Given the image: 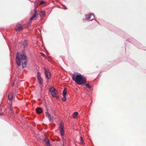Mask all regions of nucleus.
I'll return each mask as SVG.
<instances>
[{"mask_svg": "<svg viewBox=\"0 0 146 146\" xmlns=\"http://www.w3.org/2000/svg\"><path fill=\"white\" fill-rule=\"evenodd\" d=\"M129 40L128 41L129 42L132 43L137 47H139L141 45V44L140 43L138 42L134 38H132V40L130 41V39H129Z\"/></svg>", "mask_w": 146, "mask_h": 146, "instance_id": "nucleus-4", "label": "nucleus"}, {"mask_svg": "<svg viewBox=\"0 0 146 146\" xmlns=\"http://www.w3.org/2000/svg\"><path fill=\"white\" fill-rule=\"evenodd\" d=\"M15 29L16 31H20L23 30V27L19 23H17L15 27Z\"/></svg>", "mask_w": 146, "mask_h": 146, "instance_id": "nucleus-5", "label": "nucleus"}, {"mask_svg": "<svg viewBox=\"0 0 146 146\" xmlns=\"http://www.w3.org/2000/svg\"><path fill=\"white\" fill-rule=\"evenodd\" d=\"M54 126L55 127V125L54 124Z\"/></svg>", "mask_w": 146, "mask_h": 146, "instance_id": "nucleus-36", "label": "nucleus"}, {"mask_svg": "<svg viewBox=\"0 0 146 146\" xmlns=\"http://www.w3.org/2000/svg\"><path fill=\"white\" fill-rule=\"evenodd\" d=\"M8 109L9 110V113H12V114L14 113L13 109V107H12V103H11L10 104Z\"/></svg>", "mask_w": 146, "mask_h": 146, "instance_id": "nucleus-12", "label": "nucleus"}, {"mask_svg": "<svg viewBox=\"0 0 146 146\" xmlns=\"http://www.w3.org/2000/svg\"><path fill=\"white\" fill-rule=\"evenodd\" d=\"M59 130L64 129V126L62 122H60L59 123Z\"/></svg>", "mask_w": 146, "mask_h": 146, "instance_id": "nucleus-17", "label": "nucleus"}, {"mask_svg": "<svg viewBox=\"0 0 146 146\" xmlns=\"http://www.w3.org/2000/svg\"><path fill=\"white\" fill-rule=\"evenodd\" d=\"M49 91L51 93V95L53 98H55L56 99H58L59 98L58 95L57 90L53 86L51 87L49 89Z\"/></svg>", "mask_w": 146, "mask_h": 146, "instance_id": "nucleus-3", "label": "nucleus"}, {"mask_svg": "<svg viewBox=\"0 0 146 146\" xmlns=\"http://www.w3.org/2000/svg\"><path fill=\"white\" fill-rule=\"evenodd\" d=\"M44 69L45 71L44 73L46 78H47V80L50 79L51 75V74L50 72L47 70L46 68H44Z\"/></svg>", "mask_w": 146, "mask_h": 146, "instance_id": "nucleus-6", "label": "nucleus"}, {"mask_svg": "<svg viewBox=\"0 0 146 146\" xmlns=\"http://www.w3.org/2000/svg\"><path fill=\"white\" fill-rule=\"evenodd\" d=\"M64 9H67V8L65 6H64Z\"/></svg>", "mask_w": 146, "mask_h": 146, "instance_id": "nucleus-31", "label": "nucleus"}, {"mask_svg": "<svg viewBox=\"0 0 146 146\" xmlns=\"http://www.w3.org/2000/svg\"><path fill=\"white\" fill-rule=\"evenodd\" d=\"M27 61V57L25 52H18L17 53L15 62L18 66H21V64L22 68H24L26 67Z\"/></svg>", "mask_w": 146, "mask_h": 146, "instance_id": "nucleus-1", "label": "nucleus"}, {"mask_svg": "<svg viewBox=\"0 0 146 146\" xmlns=\"http://www.w3.org/2000/svg\"><path fill=\"white\" fill-rule=\"evenodd\" d=\"M85 86L89 89H90L92 87V86L88 83L86 84H85Z\"/></svg>", "mask_w": 146, "mask_h": 146, "instance_id": "nucleus-23", "label": "nucleus"}, {"mask_svg": "<svg viewBox=\"0 0 146 146\" xmlns=\"http://www.w3.org/2000/svg\"><path fill=\"white\" fill-rule=\"evenodd\" d=\"M34 10V13L32 17L30 18L29 21L32 20L34 19H35V18H36L38 16V14H37V12L36 10V8H35Z\"/></svg>", "mask_w": 146, "mask_h": 146, "instance_id": "nucleus-7", "label": "nucleus"}, {"mask_svg": "<svg viewBox=\"0 0 146 146\" xmlns=\"http://www.w3.org/2000/svg\"><path fill=\"white\" fill-rule=\"evenodd\" d=\"M46 2L44 1H40L39 3H37V4L35 3L34 4V5L36 7H38L39 5H44L46 3Z\"/></svg>", "mask_w": 146, "mask_h": 146, "instance_id": "nucleus-8", "label": "nucleus"}, {"mask_svg": "<svg viewBox=\"0 0 146 146\" xmlns=\"http://www.w3.org/2000/svg\"><path fill=\"white\" fill-rule=\"evenodd\" d=\"M40 13L43 16H44L45 15V11H41Z\"/></svg>", "mask_w": 146, "mask_h": 146, "instance_id": "nucleus-26", "label": "nucleus"}, {"mask_svg": "<svg viewBox=\"0 0 146 146\" xmlns=\"http://www.w3.org/2000/svg\"><path fill=\"white\" fill-rule=\"evenodd\" d=\"M45 113L46 116L48 118L51 116L50 114L48 112H46Z\"/></svg>", "mask_w": 146, "mask_h": 146, "instance_id": "nucleus-22", "label": "nucleus"}, {"mask_svg": "<svg viewBox=\"0 0 146 146\" xmlns=\"http://www.w3.org/2000/svg\"><path fill=\"white\" fill-rule=\"evenodd\" d=\"M23 47L25 48L28 45L27 41V40H24L23 42Z\"/></svg>", "mask_w": 146, "mask_h": 146, "instance_id": "nucleus-15", "label": "nucleus"}, {"mask_svg": "<svg viewBox=\"0 0 146 146\" xmlns=\"http://www.w3.org/2000/svg\"><path fill=\"white\" fill-rule=\"evenodd\" d=\"M44 141L46 146H51L50 141L48 138L46 137L44 139Z\"/></svg>", "mask_w": 146, "mask_h": 146, "instance_id": "nucleus-10", "label": "nucleus"}, {"mask_svg": "<svg viewBox=\"0 0 146 146\" xmlns=\"http://www.w3.org/2000/svg\"><path fill=\"white\" fill-rule=\"evenodd\" d=\"M49 121L50 122H54V120L53 118L51 116L48 117Z\"/></svg>", "mask_w": 146, "mask_h": 146, "instance_id": "nucleus-20", "label": "nucleus"}, {"mask_svg": "<svg viewBox=\"0 0 146 146\" xmlns=\"http://www.w3.org/2000/svg\"><path fill=\"white\" fill-rule=\"evenodd\" d=\"M14 83L13 82L12 84V86H14Z\"/></svg>", "mask_w": 146, "mask_h": 146, "instance_id": "nucleus-32", "label": "nucleus"}, {"mask_svg": "<svg viewBox=\"0 0 146 146\" xmlns=\"http://www.w3.org/2000/svg\"><path fill=\"white\" fill-rule=\"evenodd\" d=\"M100 74H99L98 75V76H97V77H99V76H100Z\"/></svg>", "mask_w": 146, "mask_h": 146, "instance_id": "nucleus-33", "label": "nucleus"}, {"mask_svg": "<svg viewBox=\"0 0 146 146\" xmlns=\"http://www.w3.org/2000/svg\"><path fill=\"white\" fill-rule=\"evenodd\" d=\"M0 115H4L3 113H0Z\"/></svg>", "mask_w": 146, "mask_h": 146, "instance_id": "nucleus-30", "label": "nucleus"}, {"mask_svg": "<svg viewBox=\"0 0 146 146\" xmlns=\"http://www.w3.org/2000/svg\"><path fill=\"white\" fill-rule=\"evenodd\" d=\"M37 81L39 83V84H42V82L43 80V79L42 77H37Z\"/></svg>", "mask_w": 146, "mask_h": 146, "instance_id": "nucleus-14", "label": "nucleus"}, {"mask_svg": "<svg viewBox=\"0 0 146 146\" xmlns=\"http://www.w3.org/2000/svg\"><path fill=\"white\" fill-rule=\"evenodd\" d=\"M36 111L37 113L40 114L43 112L42 109L40 107H37L36 109Z\"/></svg>", "mask_w": 146, "mask_h": 146, "instance_id": "nucleus-11", "label": "nucleus"}, {"mask_svg": "<svg viewBox=\"0 0 146 146\" xmlns=\"http://www.w3.org/2000/svg\"><path fill=\"white\" fill-rule=\"evenodd\" d=\"M127 41H128V40H127L126 41V42H127Z\"/></svg>", "mask_w": 146, "mask_h": 146, "instance_id": "nucleus-37", "label": "nucleus"}, {"mask_svg": "<svg viewBox=\"0 0 146 146\" xmlns=\"http://www.w3.org/2000/svg\"><path fill=\"white\" fill-rule=\"evenodd\" d=\"M94 19L98 23V22L97 21V20H96V19H95V18Z\"/></svg>", "mask_w": 146, "mask_h": 146, "instance_id": "nucleus-34", "label": "nucleus"}, {"mask_svg": "<svg viewBox=\"0 0 146 146\" xmlns=\"http://www.w3.org/2000/svg\"><path fill=\"white\" fill-rule=\"evenodd\" d=\"M72 79L76 83L79 85L84 84L87 82L86 78L78 73L73 74Z\"/></svg>", "mask_w": 146, "mask_h": 146, "instance_id": "nucleus-2", "label": "nucleus"}, {"mask_svg": "<svg viewBox=\"0 0 146 146\" xmlns=\"http://www.w3.org/2000/svg\"><path fill=\"white\" fill-rule=\"evenodd\" d=\"M80 139L81 141V143L82 144H85L84 140L82 136L80 137Z\"/></svg>", "mask_w": 146, "mask_h": 146, "instance_id": "nucleus-21", "label": "nucleus"}, {"mask_svg": "<svg viewBox=\"0 0 146 146\" xmlns=\"http://www.w3.org/2000/svg\"><path fill=\"white\" fill-rule=\"evenodd\" d=\"M66 100V96H63V97L62 98V100L64 102H65Z\"/></svg>", "mask_w": 146, "mask_h": 146, "instance_id": "nucleus-24", "label": "nucleus"}, {"mask_svg": "<svg viewBox=\"0 0 146 146\" xmlns=\"http://www.w3.org/2000/svg\"><path fill=\"white\" fill-rule=\"evenodd\" d=\"M102 72L101 71L100 72V74L101 73V72Z\"/></svg>", "mask_w": 146, "mask_h": 146, "instance_id": "nucleus-38", "label": "nucleus"}, {"mask_svg": "<svg viewBox=\"0 0 146 146\" xmlns=\"http://www.w3.org/2000/svg\"><path fill=\"white\" fill-rule=\"evenodd\" d=\"M67 93V92L66 88H64L62 92V95L63 96H66V94Z\"/></svg>", "mask_w": 146, "mask_h": 146, "instance_id": "nucleus-19", "label": "nucleus"}, {"mask_svg": "<svg viewBox=\"0 0 146 146\" xmlns=\"http://www.w3.org/2000/svg\"><path fill=\"white\" fill-rule=\"evenodd\" d=\"M14 94L13 93H9L8 95V98L10 101L12 100L13 99Z\"/></svg>", "mask_w": 146, "mask_h": 146, "instance_id": "nucleus-13", "label": "nucleus"}, {"mask_svg": "<svg viewBox=\"0 0 146 146\" xmlns=\"http://www.w3.org/2000/svg\"><path fill=\"white\" fill-rule=\"evenodd\" d=\"M78 113L77 111L74 112L73 114V117L74 118H75L78 117Z\"/></svg>", "mask_w": 146, "mask_h": 146, "instance_id": "nucleus-16", "label": "nucleus"}, {"mask_svg": "<svg viewBox=\"0 0 146 146\" xmlns=\"http://www.w3.org/2000/svg\"><path fill=\"white\" fill-rule=\"evenodd\" d=\"M94 19H92V20H91V21H92Z\"/></svg>", "mask_w": 146, "mask_h": 146, "instance_id": "nucleus-35", "label": "nucleus"}, {"mask_svg": "<svg viewBox=\"0 0 146 146\" xmlns=\"http://www.w3.org/2000/svg\"><path fill=\"white\" fill-rule=\"evenodd\" d=\"M37 77H41V76H40V73L39 72H37Z\"/></svg>", "mask_w": 146, "mask_h": 146, "instance_id": "nucleus-28", "label": "nucleus"}, {"mask_svg": "<svg viewBox=\"0 0 146 146\" xmlns=\"http://www.w3.org/2000/svg\"><path fill=\"white\" fill-rule=\"evenodd\" d=\"M47 83H48V81H47Z\"/></svg>", "mask_w": 146, "mask_h": 146, "instance_id": "nucleus-39", "label": "nucleus"}, {"mask_svg": "<svg viewBox=\"0 0 146 146\" xmlns=\"http://www.w3.org/2000/svg\"><path fill=\"white\" fill-rule=\"evenodd\" d=\"M31 23H32V22H31V21L29 22L27 24V25H26L28 27H29L31 26Z\"/></svg>", "mask_w": 146, "mask_h": 146, "instance_id": "nucleus-25", "label": "nucleus"}, {"mask_svg": "<svg viewBox=\"0 0 146 146\" xmlns=\"http://www.w3.org/2000/svg\"><path fill=\"white\" fill-rule=\"evenodd\" d=\"M125 49H126V46H125Z\"/></svg>", "mask_w": 146, "mask_h": 146, "instance_id": "nucleus-40", "label": "nucleus"}, {"mask_svg": "<svg viewBox=\"0 0 146 146\" xmlns=\"http://www.w3.org/2000/svg\"><path fill=\"white\" fill-rule=\"evenodd\" d=\"M40 54L41 55V56L43 57H44L45 59L46 58V57L45 56V55L44 54L42 53V52H40Z\"/></svg>", "mask_w": 146, "mask_h": 146, "instance_id": "nucleus-27", "label": "nucleus"}, {"mask_svg": "<svg viewBox=\"0 0 146 146\" xmlns=\"http://www.w3.org/2000/svg\"><path fill=\"white\" fill-rule=\"evenodd\" d=\"M62 139L63 140H64L65 139L64 138V135H63V136H62Z\"/></svg>", "mask_w": 146, "mask_h": 146, "instance_id": "nucleus-29", "label": "nucleus"}, {"mask_svg": "<svg viewBox=\"0 0 146 146\" xmlns=\"http://www.w3.org/2000/svg\"><path fill=\"white\" fill-rule=\"evenodd\" d=\"M60 133L61 136H63V135H64V133L65 131L64 129H60Z\"/></svg>", "mask_w": 146, "mask_h": 146, "instance_id": "nucleus-18", "label": "nucleus"}, {"mask_svg": "<svg viewBox=\"0 0 146 146\" xmlns=\"http://www.w3.org/2000/svg\"><path fill=\"white\" fill-rule=\"evenodd\" d=\"M92 15H93L94 17V18H95V16H94V14L92 13H90L89 15H88L87 14H86L85 15L86 17H85V19H83V21L84 20H88V19H90Z\"/></svg>", "mask_w": 146, "mask_h": 146, "instance_id": "nucleus-9", "label": "nucleus"}]
</instances>
